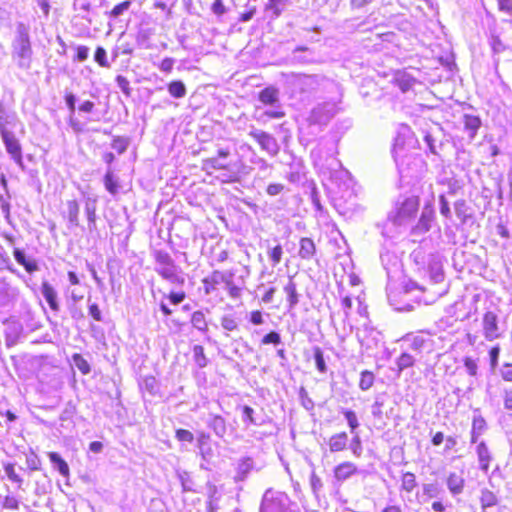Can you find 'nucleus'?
Listing matches in <instances>:
<instances>
[{"mask_svg":"<svg viewBox=\"0 0 512 512\" xmlns=\"http://www.w3.org/2000/svg\"><path fill=\"white\" fill-rule=\"evenodd\" d=\"M310 485L313 493L315 494L323 487L321 478L315 472H313L310 476Z\"/></svg>","mask_w":512,"mask_h":512,"instance_id":"nucleus-55","label":"nucleus"},{"mask_svg":"<svg viewBox=\"0 0 512 512\" xmlns=\"http://www.w3.org/2000/svg\"><path fill=\"white\" fill-rule=\"evenodd\" d=\"M168 92L174 98H182L186 95V87L182 81L174 80L168 84Z\"/></svg>","mask_w":512,"mask_h":512,"instance_id":"nucleus-28","label":"nucleus"},{"mask_svg":"<svg viewBox=\"0 0 512 512\" xmlns=\"http://www.w3.org/2000/svg\"><path fill=\"white\" fill-rule=\"evenodd\" d=\"M223 280L224 274L219 270H214L210 275L202 279L204 293L206 295L212 293Z\"/></svg>","mask_w":512,"mask_h":512,"instance_id":"nucleus-14","label":"nucleus"},{"mask_svg":"<svg viewBox=\"0 0 512 512\" xmlns=\"http://www.w3.org/2000/svg\"><path fill=\"white\" fill-rule=\"evenodd\" d=\"M486 429L487 423L485 419L479 413V410H475L472 420L471 443H476L478 438L486 431Z\"/></svg>","mask_w":512,"mask_h":512,"instance_id":"nucleus-11","label":"nucleus"},{"mask_svg":"<svg viewBox=\"0 0 512 512\" xmlns=\"http://www.w3.org/2000/svg\"><path fill=\"white\" fill-rule=\"evenodd\" d=\"M313 357L315 360L316 368L320 373L327 372V365L324 359L323 351L320 347H313Z\"/></svg>","mask_w":512,"mask_h":512,"instance_id":"nucleus-31","label":"nucleus"},{"mask_svg":"<svg viewBox=\"0 0 512 512\" xmlns=\"http://www.w3.org/2000/svg\"><path fill=\"white\" fill-rule=\"evenodd\" d=\"M205 423L206 426L213 431L214 435L222 440H225L229 429L233 431L232 426L219 414L209 413Z\"/></svg>","mask_w":512,"mask_h":512,"instance_id":"nucleus-3","label":"nucleus"},{"mask_svg":"<svg viewBox=\"0 0 512 512\" xmlns=\"http://www.w3.org/2000/svg\"><path fill=\"white\" fill-rule=\"evenodd\" d=\"M231 276H232L231 274H229V275L224 274L223 282H225V284L227 286L228 293H229L230 297L233 299H239L241 297L242 289L233 283Z\"/></svg>","mask_w":512,"mask_h":512,"instance_id":"nucleus-34","label":"nucleus"},{"mask_svg":"<svg viewBox=\"0 0 512 512\" xmlns=\"http://www.w3.org/2000/svg\"><path fill=\"white\" fill-rule=\"evenodd\" d=\"M105 189L111 194L116 195L119 191L120 185L118 178L115 176L112 169H108L103 177Z\"/></svg>","mask_w":512,"mask_h":512,"instance_id":"nucleus-19","label":"nucleus"},{"mask_svg":"<svg viewBox=\"0 0 512 512\" xmlns=\"http://www.w3.org/2000/svg\"><path fill=\"white\" fill-rule=\"evenodd\" d=\"M257 470L255 461L250 456H244L238 459L233 480L235 483L244 482L248 479L250 473Z\"/></svg>","mask_w":512,"mask_h":512,"instance_id":"nucleus-4","label":"nucleus"},{"mask_svg":"<svg viewBox=\"0 0 512 512\" xmlns=\"http://www.w3.org/2000/svg\"><path fill=\"white\" fill-rule=\"evenodd\" d=\"M116 82L121 91L123 92V94H125L126 96L131 95L130 82L125 76L117 75Z\"/></svg>","mask_w":512,"mask_h":512,"instance_id":"nucleus-48","label":"nucleus"},{"mask_svg":"<svg viewBox=\"0 0 512 512\" xmlns=\"http://www.w3.org/2000/svg\"><path fill=\"white\" fill-rule=\"evenodd\" d=\"M464 128L469 131L471 138H474L481 126V119L476 115L466 114L463 117Z\"/></svg>","mask_w":512,"mask_h":512,"instance_id":"nucleus-22","label":"nucleus"},{"mask_svg":"<svg viewBox=\"0 0 512 512\" xmlns=\"http://www.w3.org/2000/svg\"><path fill=\"white\" fill-rule=\"evenodd\" d=\"M128 139L122 136H116L113 138L111 146L114 150L117 151L118 154H122L126 151L128 147Z\"/></svg>","mask_w":512,"mask_h":512,"instance_id":"nucleus-38","label":"nucleus"},{"mask_svg":"<svg viewBox=\"0 0 512 512\" xmlns=\"http://www.w3.org/2000/svg\"><path fill=\"white\" fill-rule=\"evenodd\" d=\"M484 334L488 340L498 338L500 333L497 322H484Z\"/></svg>","mask_w":512,"mask_h":512,"instance_id":"nucleus-35","label":"nucleus"},{"mask_svg":"<svg viewBox=\"0 0 512 512\" xmlns=\"http://www.w3.org/2000/svg\"><path fill=\"white\" fill-rule=\"evenodd\" d=\"M369 330V324L366 322L363 323V329L357 328L356 336L361 343H364L365 341L368 340L367 333Z\"/></svg>","mask_w":512,"mask_h":512,"instance_id":"nucleus-63","label":"nucleus"},{"mask_svg":"<svg viewBox=\"0 0 512 512\" xmlns=\"http://www.w3.org/2000/svg\"><path fill=\"white\" fill-rule=\"evenodd\" d=\"M158 274L173 284H183L184 283V278H182L181 276H179L177 274L174 264L169 267L161 268L160 270H158Z\"/></svg>","mask_w":512,"mask_h":512,"instance_id":"nucleus-23","label":"nucleus"},{"mask_svg":"<svg viewBox=\"0 0 512 512\" xmlns=\"http://www.w3.org/2000/svg\"><path fill=\"white\" fill-rule=\"evenodd\" d=\"M410 338H411V348L413 350H420L424 346L425 339L421 335L407 334L406 339H410Z\"/></svg>","mask_w":512,"mask_h":512,"instance_id":"nucleus-52","label":"nucleus"},{"mask_svg":"<svg viewBox=\"0 0 512 512\" xmlns=\"http://www.w3.org/2000/svg\"><path fill=\"white\" fill-rule=\"evenodd\" d=\"M131 0H125L117 5H115L112 10H110L108 12V16L110 18H117L119 17L121 14H123L126 10L129 9V7L131 6Z\"/></svg>","mask_w":512,"mask_h":512,"instance_id":"nucleus-37","label":"nucleus"},{"mask_svg":"<svg viewBox=\"0 0 512 512\" xmlns=\"http://www.w3.org/2000/svg\"><path fill=\"white\" fill-rule=\"evenodd\" d=\"M210 440V435L206 432H200L197 438V447L200 450V454L202 458H205V445L208 444Z\"/></svg>","mask_w":512,"mask_h":512,"instance_id":"nucleus-49","label":"nucleus"},{"mask_svg":"<svg viewBox=\"0 0 512 512\" xmlns=\"http://www.w3.org/2000/svg\"><path fill=\"white\" fill-rule=\"evenodd\" d=\"M435 219V211L431 204L424 206L423 212L413 228L414 233H426L430 230L431 224Z\"/></svg>","mask_w":512,"mask_h":512,"instance_id":"nucleus-6","label":"nucleus"},{"mask_svg":"<svg viewBox=\"0 0 512 512\" xmlns=\"http://www.w3.org/2000/svg\"><path fill=\"white\" fill-rule=\"evenodd\" d=\"M174 63L175 61L173 58L167 57L161 61L159 68L165 73H170L173 69Z\"/></svg>","mask_w":512,"mask_h":512,"instance_id":"nucleus-61","label":"nucleus"},{"mask_svg":"<svg viewBox=\"0 0 512 512\" xmlns=\"http://www.w3.org/2000/svg\"><path fill=\"white\" fill-rule=\"evenodd\" d=\"M500 374L505 381L512 382V364L504 363L500 370Z\"/></svg>","mask_w":512,"mask_h":512,"instance_id":"nucleus-60","label":"nucleus"},{"mask_svg":"<svg viewBox=\"0 0 512 512\" xmlns=\"http://www.w3.org/2000/svg\"><path fill=\"white\" fill-rule=\"evenodd\" d=\"M300 397L302 400V405L306 410H312L314 408V402L308 396V394L304 388H302L300 391Z\"/></svg>","mask_w":512,"mask_h":512,"instance_id":"nucleus-58","label":"nucleus"},{"mask_svg":"<svg viewBox=\"0 0 512 512\" xmlns=\"http://www.w3.org/2000/svg\"><path fill=\"white\" fill-rule=\"evenodd\" d=\"M242 422L246 425H255L260 426L262 425V421H259V419L255 416V411L252 407L248 405H244L242 407Z\"/></svg>","mask_w":512,"mask_h":512,"instance_id":"nucleus-24","label":"nucleus"},{"mask_svg":"<svg viewBox=\"0 0 512 512\" xmlns=\"http://www.w3.org/2000/svg\"><path fill=\"white\" fill-rule=\"evenodd\" d=\"M284 190V185L281 183H271L267 186L266 192L270 196H276Z\"/></svg>","mask_w":512,"mask_h":512,"instance_id":"nucleus-59","label":"nucleus"},{"mask_svg":"<svg viewBox=\"0 0 512 512\" xmlns=\"http://www.w3.org/2000/svg\"><path fill=\"white\" fill-rule=\"evenodd\" d=\"M257 13V7L255 5L248 6L247 9L240 13L238 16L239 22H248L253 19Z\"/></svg>","mask_w":512,"mask_h":512,"instance_id":"nucleus-47","label":"nucleus"},{"mask_svg":"<svg viewBox=\"0 0 512 512\" xmlns=\"http://www.w3.org/2000/svg\"><path fill=\"white\" fill-rule=\"evenodd\" d=\"M465 480L457 473H450L447 479V487L453 495H459L463 492Z\"/></svg>","mask_w":512,"mask_h":512,"instance_id":"nucleus-17","label":"nucleus"},{"mask_svg":"<svg viewBox=\"0 0 512 512\" xmlns=\"http://www.w3.org/2000/svg\"><path fill=\"white\" fill-rule=\"evenodd\" d=\"M186 297V294L185 292L183 291H179V292H171L167 298L169 299V301L172 303V304H179L181 303Z\"/></svg>","mask_w":512,"mask_h":512,"instance_id":"nucleus-62","label":"nucleus"},{"mask_svg":"<svg viewBox=\"0 0 512 512\" xmlns=\"http://www.w3.org/2000/svg\"><path fill=\"white\" fill-rule=\"evenodd\" d=\"M66 217L72 224L78 223V216L80 212L79 203L76 200H69L66 203Z\"/></svg>","mask_w":512,"mask_h":512,"instance_id":"nucleus-26","label":"nucleus"},{"mask_svg":"<svg viewBox=\"0 0 512 512\" xmlns=\"http://www.w3.org/2000/svg\"><path fill=\"white\" fill-rule=\"evenodd\" d=\"M375 376L373 372L364 370L361 372L359 388L363 391L369 390L374 384Z\"/></svg>","mask_w":512,"mask_h":512,"instance_id":"nucleus-32","label":"nucleus"},{"mask_svg":"<svg viewBox=\"0 0 512 512\" xmlns=\"http://www.w3.org/2000/svg\"><path fill=\"white\" fill-rule=\"evenodd\" d=\"M74 365L83 373L88 374L90 372L89 363L80 354H74L73 357Z\"/></svg>","mask_w":512,"mask_h":512,"instance_id":"nucleus-40","label":"nucleus"},{"mask_svg":"<svg viewBox=\"0 0 512 512\" xmlns=\"http://www.w3.org/2000/svg\"><path fill=\"white\" fill-rule=\"evenodd\" d=\"M348 434L341 432L330 437L328 445L331 452H340L347 448Z\"/></svg>","mask_w":512,"mask_h":512,"instance_id":"nucleus-16","label":"nucleus"},{"mask_svg":"<svg viewBox=\"0 0 512 512\" xmlns=\"http://www.w3.org/2000/svg\"><path fill=\"white\" fill-rule=\"evenodd\" d=\"M349 448L356 457H360L362 455L363 447H362V442H361L360 436L358 434H356L352 438V440L349 444Z\"/></svg>","mask_w":512,"mask_h":512,"instance_id":"nucleus-43","label":"nucleus"},{"mask_svg":"<svg viewBox=\"0 0 512 512\" xmlns=\"http://www.w3.org/2000/svg\"><path fill=\"white\" fill-rule=\"evenodd\" d=\"M280 342H281L280 334L275 332V331L269 332L262 339V343L263 344H275V345H277Z\"/></svg>","mask_w":512,"mask_h":512,"instance_id":"nucleus-54","label":"nucleus"},{"mask_svg":"<svg viewBox=\"0 0 512 512\" xmlns=\"http://www.w3.org/2000/svg\"><path fill=\"white\" fill-rule=\"evenodd\" d=\"M1 135L8 152L15 160L19 161L21 157V151L18 141L15 139L13 134L7 130V128H2Z\"/></svg>","mask_w":512,"mask_h":512,"instance_id":"nucleus-10","label":"nucleus"},{"mask_svg":"<svg viewBox=\"0 0 512 512\" xmlns=\"http://www.w3.org/2000/svg\"><path fill=\"white\" fill-rule=\"evenodd\" d=\"M6 325L5 334L8 346L16 344L23 335V326L21 322H2Z\"/></svg>","mask_w":512,"mask_h":512,"instance_id":"nucleus-7","label":"nucleus"},{"mask_svg":"<svg viewBox=\"0 0 512 512\" xmlns=\"http://www.w3.org/2000/svg\"><path fill=\"white\" fill-rule=\"evenodd\" d=\"M175 437L178 441L192 443L194 441V435L191 431L186 429H177Z\"/></svg>","mask_w":512,"mask_h":512,"instance_id":"nucleus-46","label":"nucleus"},{"mask_svg":"<svg viewBox=\"0 0 512 512\" xmlns=\"http://www.w3.org/2000/svg\"><path fill=\"white\" fill-rule=\"evenodd\" d=\"M288 0H268L266 4V10L272 12L275 18L279 17L282 13L283 7L286 5Z\"/></svg>","mask_w":512,"mask_h":512,"instance_id":"nucleus-33","label":"nucleus"},{"mask_svg":"<svg viewBox=\"0 0 512 512\" xmlns=\"http://www.w3.org/2000/svg\"><path fill=\"white\" fill-rule=\"evenodd\" d=\"M249 135L258 143L262 150L272 155L278 152L277 142L271 134L265 131L253 130L250 131Z\"/></svg>","mask_w":512,"mask_h":512,"instance_id":"nucleus-5","label":"nucleus"},{"mask_svg":"<svg viewBox=\"0 0 512 512\" xmlns=\"http://www.w3.org/2000/svg\"><path fill=\"white\" fill-rule=\"evenodd\" d=\"M211 9L218 16H221L226 12V7L222 0H215L212 3Z\"/></svg>","mask_w":512,"mask_h":512,"instance_id":"nucleus-64","label":"nucleus"},{"mask_svg":"<svg viewBox=\"0 0 512 512\" xmlns=\"http://www.w3.org/2000/svg\"><path fill=\"white\" fill-rule=\"evenodd\" d=\"M439 201H440L441 215L444 216L445 218H449L451 215V211H450L449 203H448L446 197L444 195H440Z\"/></svg>","mask_w":512,"mask_h":512,"instance_id":"nucleus-57","label":"nucleus"},{"mask_svg":"<svg viewBox=\"0 0 512 512\" xmlns=\"http://www.w3.org/2000/svg\"><path fill=\"white\" fill-rule=\"evenodd\" d=\"M499 354H500L499 346H495V347L491 348L489 351L490 366H491L492 370H494L498 365Z\"/></svg>","mask_w":512,"mask_h":512,"instance_id":"nucleus-56","label":"nucleus"},{"mask_svg":"<svg viewBox=\"0 0 512 512\" xmlns=\"http://www.w3.org/2000/svg\"><path fill=\"white\" fill-rule=\"evenodd\" d=\"M463 362L467 373L471 376H476L478 370L477 362L471 357H465Z\"/></svg>","mask_w":512,"mask_h":512,"instance_id":"nucleus-51","label":"nucleus"},{"mask_svg":"<svg viewBox=\"0 0 512 512\" xmlns=\"http://www.w3.org/2000/svg\"><path fill=\"white\" fill-rule=\"evenodd\" d=\"M357 473V467L352 462H343L334 468V477L337 481L343 482Z\"/></svg>","mask_w":512,"mask_h":512,"instance_id":"nucleus-12","label":"nucleus"},{"mask_svg":"<svg viewBox=\"0 0 512 512\" xmlns=\"http://www.w3.org/2000/svg\"><path fill=\"white\" fill-rule=\"evenodd\" d=\"M89 48L87 46H78L75 48L74 60L83 62L88 59Z\"/></svg>","mask_w":512,"mask_h":512,"instance_id":"nucleus-53","label":"nucleus"},{"mask_svg":"<svg viewBox=\"0 0 512 512\" xmlns=\"http://www.w3.org/2000/svg\"><path fill=\"white\" fill-rule=\"evenodd\" d=\"M479 500L481 509L493 508L498 504V497L496 496V494L487 488H483L481 490Z\"/></svg>","mask_w":512,"mask_h":512,"instance_id":"nucleus-21","label":"nucleus"},{"mask_svg":"<svg viewBox=\"0 0 512 512\" xmlns=\"http://www.w3.org/2000/svg\"><path fill=\"white\" fill-rule=\"evenodd\" d=\"M258 100L264 106H274L279 102V89L273 85L263 88L258 93Z\"/></svg>","mask_w":512,"mask_h":512,"instance_id":"nucleus-8","label":"nucleus"},{"mask_svg":"<svg viewBox=\"0 0 512 512\" xmlns=\"http://www.w3.org/2000/svg\"><path fill=\"white\" fill-rule=\"evenodd\" d=\"M420 205V199L418 196H411L404 199L398 204L391 216L393 223L401 225L416 215Z\"/></svg>","mask_w":512,"mask_h":512,"instance_id":"nucleus-2","label":"nucleus"},{"mask_svg":"<svg viewBox=\"0 0 512 512\" xmlns=\"http://www.w3.org/2000/svg\"><path fill=\"white\" fill-rule=\"evenodd\" d=\"M42 294H43V297L46 300V302L49 304V307L51 308V310H53V311L58 310V301H57L56 291L48 282H43Z\"/></svg>","mask_w":512,"mask_h":512,"instance_id":"nucleus-20","label":"nucleus"},{"mask_svg":"<svg viewBox=\"0 0 512 512\" xmlns=\"http://www.w3.org/2000/svg\"><path fill=\"white\" fill-rule=\"evenodd\" d=\"M476 453L479 462V468L484 473H487L489 470L490 462L492 461L491 452L484 441H481L476 447Z\"/></svg>","mask_w":512,"mask_h":512,"instance_id":"nucleus-9","label":"nucleus"},{"mask_svg":"<svg viewBox=\"0 0 512 512\" xmlns=\"http://www.w3.org/2000/svg\"><path fill=\"white\" fill-rule=\"evenodd\" d=\"M343 415L347 420L351 432L354 433L355 430L359 427V422L356 413L352 410H344Z\"/></svg>","mask_w":512,"mask_h":512,"instance_id":"nucleus-41","label":"nucleus"},{"mask_svg":"<svg viewBox=\"0 0 512 512\" xmlns=\"http://www.w3.org/2000/svg\"><path fill=\"white\" fill-rule=\"evenodd\" d=\"M415 475L411 472H406L402 477V488L407 492H411L416 487Z\"/></svg>","mask_w":512,"mask_h":512,"instance_id":"nucleus-39","label":"nucleus"},{"mask_svg":"<svg viewBox=\"0 0 512 512\" xmlns=\"http://www.w3.org/2000/svg\"><path fill=\"white\" fill-rule=\"evenodd\" d=\"M289 502L286 493L267 489L262 497L260 512H286Z\"/></svg>","mask_w":512,"mask_h":512,"instance_id":"nucleus-1","label":"nucleus"},{"mask_svg":"<svg viewBox=\"0 0 512 512\" xmlns=\"http://www.w3.org/2000/svg\"><path fill=\"white\" fill-rule=\"evenodd\" d=\"M155 260L157 263L161 264L163 267L172 266L173 260L167 252L158 251L155 253Z\"/></svg>","mask_w":512,"mask_h":512,"instance_id":"nucleus-45","label":"nucleus"},{"mask_svg":"<svg viewBox=\"0 0 512 512\" xmlns=\"http://www.w3.org/2000/svg\"><path fill=\"white\" fill-rule=\"evenodd\" d=\"M282 255H283V249H282V246L279 244L276 245L275 247H273L269 251V257L274 266L278 265L281 262Z\"/></svg>","mask_w":512,"mask_h":512,"instance_id":"nucleus-44","label":"nucleus"},{"mask_svg":"<svg viewBox=\"0 0 512 512\" xmlns=\"http://www.w3.org/2000/svg\"><path fill=\"white\" fill-rule=\"evenodd\" d=\"M14 257L17 262L25 267L28 272H32V263L27 261L24 253L19 249H14Z\"/></svg>","mask_w":512,"mask_h":512,"instance_id":"nucleus-50","label":"nucleus"},{"mask_svg":"<svg viewBox=\"0 0 512 512\" xmlns=\"http://www.w3.org/2000/svg\"><path fill=\"white\" fill-rule=\"evenodd\" d=\"M257 289L262 291V295L260 298L261 303H263V304H274L275 303L274 295L277 291L275 286L265 287L264 284H260L257 287Z\"/></svg>","mask_w":512,"mask_h":512,"instance_id":"nucleus-27","label":"nucleus"},{"mask_svg":"<svg viewBox=\"0 0 512 512\" xmlns=\"http://www.w3.org/2000/svg\"><path fill=\"white\" fill-rule=\"evenodd\" d=\"M140 388L155 396L159 391V384L154 376H146L140 382Z\"/></svg>","mask_w":512,"mask_h":512,"instance_id":"nucleus-25","label":"nucleus"},{"mask_svg":"<svg viewBox=\"0 0 512 512\" xmlns=\"http://www.w3.org/2000/svg\"><path fill=\"white\" fill-rule=\"evenodd\" d=\"M94 59L100 67H109L107 61L106 51L103 47L99 46L95 50Z\"/></svg>","mask_w":512,"mask_h":512,"instance_id":"nucleus-42","label":"nucleus"},{"mask_svg":"<svg viewBox=\"0 0 512 512\" xmlns=\"http://www.w3.org/2000/svg\"><path fill=\"white\" fill-rule=\"evenodd\" d=\"M203 169L210 173L211 170L228 169V165L221 164L216 158L211 157L203 160Z\"/></svg>","mask_w":512,"mask_h":512,"instance_id":"nucleus-36","label":"nucleus"},{"mask_svg":"<svg viewBox=\"0 0 512 512\" xmlns=\"http://www.w3.org/2000/svg\"><path fill=\"white\" fill-rule=\"evenodd\" d=\"M414 363L415 359L412 355L409 353H402L396 360L398 374H400L403 370L412 367Z\"/></svg>","mask_w":512,"mask_h":512,"instance_id":"nucleus-30","label":"nucleus"},{"mask_svg":"<svg viewBox=\"0 0 512 512\" xmlns=\"http://www.w3.org/2000/svg\"><path fill=\"white\" fill-rule=\"evenodd\" d=\"M283 289L286 293L284 305L288 308L294 307L298 303V294L295 282L290 278Z\"/></svg>","mask_w":512,"mask_h":512,"instance_id":"nucleus-18","label":"nucleus"},{"mask_svg":"<svg viewBox=\"0 0 512 512\" xmlns=\"http://www.w3.org/2000/svg\"><path fill=\"white\" fill-rule=\"evenodd\" d=\"M299 257L304 260L312 259L316 254V245L309 237H303L299 241Z\"/></svg>","mask_w":512,"mask_h":512,"instance_id":"nucleus-13","label":"nucleus"},{"mask_svg":"<svg viewBox=\"0 0 512 512\" xmlns=\"http://www.w3.org/2000/svg\"><path fill=\"white\" fill-rule=\"evenodd\" d=\"M48 458L55 470H57L63 477H69V466L59 453L49 452Z\"/></svg>","mask_w":512,"mask_h":512,"instance_id":"nucleus-15","label":"nucleus"},{"mask_svg":"<svg viewBox=\"0 0 512 512\" xmlns=\"http://www.w3.org/2000/svg\"><path fill=\"white\" fill-rule=\"evenodd\" d=\"M193 360L198 368H204L208 365L209 360L204 353V348L201 345H194L193 347Z\"/></svg>","mask_w":512,"mask_h":512,"instance_id":"nucleus-29","label":"nucleus"}]
</instances>
